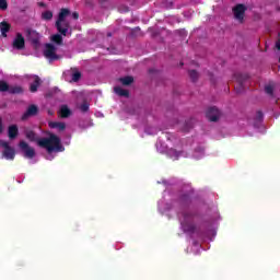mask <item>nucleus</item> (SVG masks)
<instances>
[{
  "label": "nucleus",
  "instance_id": "1",
  "mask_svg": "<svg viewBox=\"0 0 280 280\" xmlns=\"http://www.w3.org/2000/svg\"><path fill=\"white\" fill-rule=\"evenodd\" d=\"M28 141H36L39 148L47 151L48 154L54 152H65V145H62V140L55 133L49 132L47 138L36 139V132L28 130L25 133Z\"/></svg>",
  "mask_w": 280,
  "mask_h": 280
},
{
  "label": "nucleus",
  "instance_id": "2",
  "mask_svg": "<svg viewBox=\"0 0 280 280\" xmlns=\"http://www.w3.org/2000/svg\"><path fill=\"white\" fill-rule=\"evenodd\" d=\"M69 14H71V10L69 9H61L58 14L55 27L59 34H55L50 37V40L56 45H62V36H67L69 30H71V23L67 21Z\"/></svg>",
  "mask_w": 280,
  "mask_h": 280
},
{
  "label": "nucleus",
  "instance_id": "3",
  "mask_svg": "<svg viewBox=\"0 0 280 280\" xmlns=\"http://www.w3.org/2000/svg\"><path fill=\"white\" fill-rule=\"evenodd\" d=\"M179 221L184 233H196V224H194V212L183 211L179 214Z\"/></svg>",
  "mask_w": 280,
  "mask_h": 280
},
{
  "label": "nucleus",
  "instance_id": "4",
  "mask_svg": "<svg viewBox=\"0 0 280 280\" xmlns=\"http://www.w3.org/2000/svg\"><path fill=\"white\" fill-rule=\"evenodd\" d=\"M19 148L21 152H23L24 159H34L36 156V150L32 148L27 142L25 141H20Z\"/></svg>",
  "mask_w": 280,
  "mask_h": 280
},
{
  "label": "nucleus",
  "instance_id": "5",
  "mask_svg": "<svg viewBox=\"0 0 280 280\" xmlns=\"http://www.w3.org/2000/svg\"><path fill=\"white\" fill-rule=\"evenodd\" d=\"M56 46L54 44H46L45 45V50H44V56L49 60L50 62H54V60H60V56L56 54Z\"/></svg>",
  "mask_w": 280,
  "mask_h": 280
},
{
  "label": "nucleus",
  "instance_id": "6",
  "mask_svg": "<svg viewBox=\"0 0 280 280\" xmlns=\"http://www.w3.org/2000/svg\"><path fill=\"white\" fill-rule=\"evenodd\" d=\"M246 10H248L246 8V5L244 4H236L233 9L232 12L234 14V19L235 21L240 22V23H244V18L246 16Z\"/></svg>",
  "mask_w": 280,
  "mask_h": 280
},
{
  "label": "nucleus",
  "instance_id": "7",
  "mask_svg": "<svg viewBox=\"0 0 280 280\" xmlns=\"http://www.w3.org/2000/svg\"><path fill=\"white\" fill-rule=\"evenodd\" d=\"M25 34H26L27 40H30V43H32L34 47H38L40 45V34H38V32L32 28H27L25 31Z\"/></svg>",
  "mask_w": 280,
  "mask_h": 280
},
{
  "label": "nucleus",
  "instance_id": "8",
  "mask_svg": "<svg viewBox=\"0 0 280 280\" xmlns=\"http://www.w3.org/2000/svg\"><path fill=\"white\" fill-rule=\"evenodd\" d=\"M12 47L18 51H23V49H25V37H23V34L16 33L12 43Z\"/></svg>",
  "mask_w": 280,
  "mask_h": 280
},
{
  "label": "nucleus",
  "instance_id": "9",
  "mask_svg": "<svg viewBox=\"0 0 280 280\" xmlns=\"http://www.w3.org/2000/svg\"><path fill=\"white\" fill-rule=\"evenodd\" d=\"M38 115V106L30 105L26 112L22 115V121L30 119V117H36Z\"/></svg>",
  "mask_w": 280,
  "mask_h": 280
},
{
  "label": "nucleus",
  "instance_id": "10",
  "mask_svg": "<svg viewBox=\"0 0 280 280\" xmlns=\"http://www.w3.org/2000/svg\"><path fill=\"white\" fill-rule=\"evenodd\" d=\"M206 117L209 121H218V119H220V109L217 107L208 108Z\"/></svg>",
  "mask_w": 280,
  "mask_h": 280
},
{
  "label": "nucleus",
  "instance_id": "11",
  "mask_svg": "<svg viewBox=\"0 0 280 280\" xmlns=\"http://www.w3.org/2000/svg\"><path fill=\"white\" fill-rule=\"evenodd\" d=\"M48 126L52 130H58V132H65L67 130V124L60 121H49Z\"/></svg>",
  "mask_w": 280,
  "mask_h": 280
},
{
  "label": "nucleus",
  "instance_id": "12",
  "mask_svg": "<svg viewBox=\"0 0 280 280\" xmlns=\"http://www.w3.org/2000/svg\"><path fill=\"white\" fill-rule=\"evenodd\" d=\"M191 194H194V189L190 188L188 192L180 195L179 197L180 205H184V207H187V205H190Z\"/></svg>",
  "mask_w": 280,
  "mask_h": 280
},
{
  "label": "nucleus",
  "instance_id": "13",
  "mask_svg": "<svg viewBox=\"0 0 280 280\" xmlns=\"http://www.w3.org/2000/svg\"><path fill=\"white\" fill-rule=\"evenodd\" d=\"M33 83H31L30 85V91L31 93H36V91H38V86H40L43 81H40V77L38 75H33Z\"/></svg>",
  "mask_w": 280,
  "mask_h": 280
},
{
  "label": "nucleus",
  "instance_id": "14",
  "mask_svg": "<svg viewBox=\"0 0 280 280\" xmlns=\"http://www.w3.org/2000/svg\"><path fill=\"white\" fill-rule=\"evenodd\" d=\"M8 93L11 95H23L25 93V90H23V86L21 85H11L9 86Z\"/></svg>",
  "mask_w": 280,
  "mask_h": 280
},
{
  "label": "nucleus",
  "instance_id": "15",
  "mask_svg": "<svg viewBox=\"0 0 280 280\" xmlns=\"http://www.w3.org/2000/svg\"><path fill=\"white\" fill-rule=\"evenodd\" d=\"M8 136L9 139H16L19 137V127L16 125L9 126Z\"/></svg>",
  "mask_w": 280,
  "mask_h": 280
},
{
  "label": "nucleus",
  "instance_id": "16",
  "mask_svg": "<svg viewBox=\"0 0 280 280\" xmlns=\"http://www.w3.org/2000/svg\"><path fill=\"white\" fill-rule=\"evenodd\" d=\"M3 156L8 161H14V156H16V153H15L14 149L12 147H10L9 149H5L3 151Z\"/></svg>",
  "mask_w": 280,
  "mask_h": 280
},
{
  "label": "nucleus",
  "instance_id": "17",
  "mask_svg": "<svg viewBox=\"0 0 280 280\" xmlns=\"http://www.w3.org/2000/svg\"><path fill=\"white\" fill-rule=\"evenodd\" d=\"M234 78L236 80V82L238 83L240 86H242V84H244V82H246V80H248V74L247 73H235Z\"/></svg>",
  "mask_w": 280,
  "mask_h": 280
},
{
  "label": "nucleus",
  "instance_id": "18",
  "mask_svg": "<svg viewBox=\"0 0 280 280\" xmlns=\"http://www.w3.org/2000/svg\"><path fill=\"white\" fill-rule=\"evenodd\" d=\"M114 92L120 97H130V92L128 90H124L121 86H115Z\"/></svg>",
  "mask_w": 280,
  "mask_h": 280
},
{
  "label": "nucleus",
  "instance_id": "19",
  "mask_svg": "<svg viewBox=\"0 0 280 280\" xmlns=\"http://www.w3.org/2000/svg\"><path fill=\"white\" fill-rule=\"evenodd\" d=\"M10 27H11V25L8 22L0 23V31L4 38L8 37V32H10Z\"/></svg>",
  "mask_w": 280,
  "mask_h": 280
},
{
  "label": "nucleus",
  "instance_id": "20",
  "mask_svg": "<svg viewBox=\"0 0 280 280\" xmlns=\"http://www.w3.org/2000/svg\"><path fill=\"white\" fill-rule=\"evenodd\" d=\"M60 117L62 119H67V117H71V109H69V106L62 105L60 107Z\"/></svg>",
  "mask_w": 280,
  "mask_h": 280
},
{
  "label": "nucleus",
  "instance_id": "21",
  "mask_svg": "<svg viewBox=\"0 0 280 280\" xmlns=\"http://www.w3.org/2000/svg\"><path fill=\"white\" fill-rule=\"evenodd\" d=\"M119 82L121 83L122 86H130V84L135 82V78L131 75H127V77L120 78Z\"/></svg>",
  "mask_w": 280,
  "mask_h": 280
},
{
  "label": "nucleus",
  "instance_id": "22",
  "mask_svg": "<svg viewBox=\"0 0 280 280\" xmlns=\"http://www.w3.org/2000/svg\"><path fill=\"white\" fill-rule=\"evenodd\" d=\"M72 82H80L82 79V72L78 71V69H72Z\"/></svg>",
  "mask_w": 280,
  "mask_h": 280
},
{
  "label": "nucleus",
  "instance_id": "23",
  "mask_svg": "<svg viewBox=\"0 0 280 280\" xmlns=\"http://www.w3.org/2000/svg\"><path fill=\"white\" fill-rule=\"evenodd\" d=\"M9 90H10V85L8 84V82L0 80V92L5 93Z\"/></svg>",
  "mask_w": 280,
  "mask_h": 280
},
{
  "label": "nucleus",
  "instance_id": "24",
  "mask_svg": "<svg viewBox=\"0 0 280 280\" xmlns=\"http://www.w3.org/2000/svg\"><path fill=\"white\" fill-rule=\"evenodd\" d=\"M191 128H194V119L186 121L183 130H184V132H189V130H191Z\"/></svg>",
  "mask_w": 280,
  "mask_h": 280
},
{
  "label": "nucleus",
  "instance_id": "25",
  "mask_svg": "<svg viewBox=\"0 0 280 280\" xmlns=\"http://www.w3.org/2000/svg\"><path fill=\"white\" fill-rule=\"evenodd\" d=\"M42 19H44V21H51V19H54V12L51 11H46L42 14Z\"/></svg>",
  "mask_w": 280,
  "mask_h": 280
},
{
  "label": "nucleus",
  "instance_id": "26",
  "mask_svg": "<svg viewBox=\"0 0 280 280\" xmlns=\"http://www.w3.org/2000/svg\"><path fill=\"white\" fill-rule=\"evenodd\" d=\"M189 78L192 82H197L198 81V71L196 70H190L189 72Z\"/></svg>",
  "mask_w": 280,
  "mask_h": 280
},
{
  "label": "nucleus",
  "instance_id": "27",
  "mask_svg": "<svg viewBox=\"0 0 280 280\" xmlns=\"http://www.w3.org/2000/svg\"><path fill=\"white\" fill-rule=\"evenodd\" d=\"M256 121H264V112L261 110H257L256 112V118H255Z\"/></svg>",
  "mask_w": 280,
  "mask_h": 280
},
{
  "label": "nucleus",
  "instance_id": "28",
  "mask_svg": "<svg viewBox=\"0 0 280 280\" xmlns=\"http://www.w3.org/2000/svg\"><path fill=\"white\" fill-rule=\"evenodd\" d=\"M265 93H267V95H273L275 93V88H272V85H267L265 88Z\"/></svg>",
  "mask_w": 280,
  "mask_h": 280
},
{
  "label": "nucleus",
  "instance_id": "29",
  "mask_svg": "<svg viewBox=\"0 0 280 280\" xmlns=\"http://www.w3.org/2000/svg\"><path fill=\"white\" fill-rule=\"evenodd\" d=\"M80 109L82 113H89V104L86 102L82 103Z\"/></svg>",
  "mask_w": 280,
  "mask_h": 280
},
{
  "label": "nucleus",
  "instance_id": "30",
  "mask_svg": "<svg viewBox=\"0 0 280 280\" xmlns=\"http://www.w3.org/2000/svg\"><path fill=\"white\" fill-rule=\"evenodd\" d=\"M168 154H170L171 156H174V160H175V161L178 159V151H176V150H174V149H171V150L168 151Z\"/></svg>",
  "mask_w": 280,
  "mask_h": 280
},
{
  "label": "nucleus",
  "instance_id": "31",
  "mask_svg": "<svg viewBox=\"0 0 280 280\" xmlns=\"http://www.w3.org/2000/svg\"><path fill=\"white\" fill-rule=\"evenodd\" d=\"M0 10H8V1H0Z\"/></svg>",
  "mask_w": 280,
  "mask_h": 280
},
{
  "label": "nucleus",
  "instance_id": "32",
  "mask_svg": "<svg viewBox=\"0 0 280 280\" xmlns=\"http://www.w3.org/2000/svg\"><path fill=\"white\" fill-rule=\"evenodd\" d=\"M0 145H1V148H4V150H8L10 148V143H8L3 140H0Z\"/></svg>",
  "mask_w": 280,
  "mask_h": 280
},
{
  "label": "nucleus",
  "instance_id": "33",
  "mask_svg": "<svg viewBox=\"0 0 280 280\" xmlns=\"http://www.w3.org/2000/svg\"><path fill=\"white\" fill-rule=\"evenodd\" d=\"M118 11L119 12H130V8L126 7V5H122V7H119L118 8Z\"/></svg>",
  "mask_w": 280,
  "mask_h": 280
},
{
  "label": "nucleus",
  "instance_id": "34",
  "mask_svg": "<svg viewBox=\"0 0 280 280\" xmlns=\"http://www.w3.org/2000/svg\"><path fill=\"white\" fill-rule=\"evenodd\" d=\"M72 19H74V21H78V19H80V13L73 12L72 13Z\"/></svg>",
  "mask_w": 280,
  "mask_h": 280
},
{
  "label": "nucleus",
  "instance_id": "35",
  "mask_svg": "<svg viewBox=\"0 0 280 280\" xmlns=\"http://www.w3.org/2000/svg\"><path fill=\"white\" fill-rule=\"evenodd\" d=\"M1 132H3V122H2V120L0 118V135H1Z\"/></svg>",
  "mask_w": 280,
  "mask_h": 280
},
{
  "label": "nucleus",
  "instance_id": "36",
  "mask_svg": "<svg viewBox=\"0 0 280 280\" xmlns=\"http://www.w3.org/2000/svg\"><path fill=\"white\" fill-rule=\"evenodd\" d=\"M38 5L39 8H45V2H39Z\"/></svg>",
  "mask_w": 280,
  "mask_h": 280
},
{
  "label": "nucleus",
  "instance_id": "37",
  "mask_svg": "<svg viewBox=\"0 0 280 280\" xmlns=\"http://www.w3.org/2000/svg\"><path fill=\"white\" fill-rule=\"evenodd\" d=\"M276 47H277V49L280 50V39H279L278 43L276 44Z\"/></svg>",
  "mask_w": 280,
  "mask_h": 280
},
{
  "label": "nucleus",
  "instance_id": "38",
  "mask_svg": "<svg viewBox=\"0 0 280 280\" xmlns=\"http://www.w3.org/2000/svg\"><path fill=\"white\" fill-rule=\"evenodd\" d=\"M108 38H110V36H113V33H107Z\"/></svg>",
  "mask_w": 280,
  "mask_h": 280
}]
</instances>
